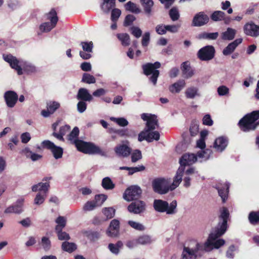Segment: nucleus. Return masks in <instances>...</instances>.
I'll list each match as a JSON object with an SVG mask.
<instances>
[{"label": "nucleus", "instance_id": "obj_2", "mask_svg": "<svg viewBox=\"0 0 259 259\" xmlns=\"http://www.w3.org/2000/svg\"><path fill=\"white\" fill-rule=\"evenodd\" d=\"M3 59L19 75L23 74L24 72L30 74L37 71V68L32 63L23 60H18L12 55H3Z\"/></svg>", "mask_w": 259, "mask_h": 259}, {"label": "nucleus", "instance_id": "obj_59", "mask_svg": "<svg viewBox=\"0 0 259 259\" xmlns=\"http://www.w3.org/2000/svg\"><path fill=\"white\" fill-rule=\"evenodd\" d=\"M236 248L234 245H231L226 252V256L228 258L233 259L235 256L234 252Z\"/></svg>", "mask_w": 259, "mask_h": 259}, {"label": "nucleus", "instance_id": "obj_12", "mask_svg": "<svg viewBox=\"0 0 259 259\" xmlns=\"http://www.w3.org/2000/svg\"><path fill=\"white\" fill-rule=\"evenodd\" d=\"M41 144L44 147L51 151L55 159H58L62 157L63 150L61 147L56 146L53 142L49 140L44 141Z\"/></svg>", "mask_w": 259, "mask_h": 259}, {"label": "nucleus", "instance_id": "obj_55", "mask_svg": "<svg viewBox=\"0 0 259 259\" xmlns=\"http://www.w3.org/2000/svg\"><path fill=\"white\" fill-rule=\"evenodd\" d=\"M150 39V34L149 32H146L142 36L141 44L143 47H147Z\"/></svg>", "mask_w": 259, "mask_h": 259}, {"label": "nucleus", "instance_id": "obj_14", "mask_svg": "<svg viewBox=\"0 0 259 259\" xmlns=\"http://www.w3.org/2000/svg\"><path fill=\"white\" fill-rule=\"evenodd\" d=\"M197 55L201 60L208 61L213 58L214 49L213 47L207 46L199 50Z\"/></svg>", "mask_w": 259, "mask_h": 259}, {"label": "nucleus", "instance_id": "obj_32", "mask_svg": "<svg viewBox=\"0 0 259 259\" xmlns=\"http://www.w3.org/2000/svg\"><path fill=\"white\" fill-rule=\"evenodd\" d=\"M219 194L224 202L227 198L229 185L227 183L224 184L223 186L218 185L217 187Z\"/></svg>", "mask_w": 259, "mask_h": 259}, {"label": "nucleus", "instance_id": "obj_30", "mask_svg": "<svg viewBox=\"0 0 259 259\" xmlns=\"http://www.w3.org/2000/svg\"><path fill=\"white\" fill-rule=\"evenodd\" d=\"M236 30L231 28H228L226 31L223 32L221 34V38L223 40H231L234 39Z\"/></svg>", "mask_w": 259, "mask_h": 259}, {"label": "nucleus", "instance_id": "obj_43", "mask_svg": "<svg viewBox=\"0 0 259 259\" xmlns=\"http://www.w3.org/2000/svg\"><path fill=\"white\" fill-rule=\"evenodd\" d=\"M47 194L38 192L34 199V203L35 205H39L44 203Z\"/></svg>", "mask_w": 259, "mask_h": 259}, {"label": "nucleus", "instance_id": "obj_64", "mask_svg": "<svg viewBox=\"0 0 259 259\" xmlns=\"http://www.w3.org/2000/svg\"><path fill=\"white\" fill-rule=\"evenodd\" d=\"M41 244L45 250H48L50 248L51 242L48 238L43 237L41 239Z\"/></svg>", "mask_w": 259, "mask_h": 259}, {"label": "nucleus", "instance_id": "obj_35", "mask_svg": "<svg viewBox=\"0 0 259 259\" xmlns=\"http://www.w3.org/2000/svg\"><path fill=\"white\" fill-rule=\"evenodd\" d=\"M117 37L121 41L122 46L126 47L130 45L131 39L130 35L127 33H118Z\"/></svg>", "mask_w": 259, "mask_h": 259}, {"label": "nucleus", "instance_id": "obj_10", "mask_svg": "<svg viewBox=\"0 0 259 259\" xmlns=\"http://www.w3.org/2000/svg\"><path fill=\"white\" fill-rule=\"evenodd\" d=\"M142 194V190L140 187L136 185L131 186L126 189L123 197L127 201H131L139 198Z\"/></svg>", "mask_w": 259, "mask_h": 259}, {"label": "nucleus", "instance_id": "obj_45", "mask_svg": "<svg viewBox=\"0 0 259 259\" xmlns=\"http://www.w3.org/2000/svg\"><path fill=\"white\" fill-rule=\"evenodd\" d=\"M130 31L131 33L136 38H140L142 34V31L138 26H133L130 27Z\"/></svg>", "mask_w": 259, "mask_h": 259}, {"label": "nucleus", "instance_id": "obj_20", "mask_svg": "<svg viewBox=\"0 0 259 259\" xmlns=\"http://www.w3.org/2000/svg\"><path fill=\"white\" fill-rule=\"evenodd\" d=\"M145 209V203L141 200L132 202L128 207V210L130 212L136 214L143 212Z\"/></svg>", "mask_w": 259, "mask_h": 259}, {"label": "nucleus", "instance_id": "obj_24", "mask_svg": "<svg viewBox=\"0 0 259 259\" xmlns=\"http://www.w3.org/2000/svg\"><path fill=\"white\" fill-rule=\"evenodd\" d=\"M228 145L227 140L223 137L217 138L214 143L213 147L218 152H222Z\"/></svg>", "mask_w": 259, "mask_h": 259}, {"label": "nucleus", "instance_id": "obj_1", "mask_svg": "<svg viewBox=\"0 0 259 259\" xmlns=\"http://www.w3.org/2000/svg\"><path fill=\"white\" fill-rule=\"evenodd\" d=\"M229 213L226 208L221 210L219 223L209 235L204 242L197 239H191L183 247L180 259H198L204 252H210L214 249H219L225 244V240L218 239L223 235L227 229V221Z\"/></svg>", "mask_w": 259, "mask_h": 259}, {"label": "nucleus", "instance_id": "obj_40", "mask_svg": "<svg viewBox=\"0 0 259 259\" xmlns=\"http://www.w3.org/2000/svg\"><path fill=\"white\" fill-rule=\"evenodd\" d=\"M225 14L221 11H214L211 15V19L214 21H220L225 19Z\"/></svg>", "mask_w": 259, "mask_h": 259}, {"label": "nucleus", "instance_id": "obj_9", "mask_svg": "<svg viewBox=\"0 0 259 259\" xmlns=\"http://www.w3.org/2000/svg\"><path fill=\"white\" fill-rule=\"evenodd\" d=\"M160 67V63L159 62H156L154 63H147L143 66L144 73L146 75L152 74L150 77L151 82L155 85L157 82V79L159 74V72L156 69Z\"/></svg>", "mask_w": 259, "mask_h": 259}, {"label": "nucleus", "instance_id": "obj_26", "mask_svg": "<svg viewBox=\"0 0 259 259\" xmlns=\"http://www.w3.org/2000/svg\"><path fill=\"white\" fill-rule=\"evenodd\" d=\"M242 41V38H238L234 41L229 44L223 50V53L224 55L227 56L234 52L236 47Z\"/></svg>", "mask_w": 259, "mask_h": 259}, {"label": "nucleus", "instance_id": "obj_47", "mask_svg": "<svg viewBox=\"0 0 259 259\" xmlns=\"http://www.w3.org/2000/svg\"><path fill=\"white\" fill-rule=\"evenodd\" d=\"M115 210L111 207H105L102 209L103 213L107 219H111L114 216Z\"/></svg>", "mask_w": 259, "mask_h": 259}, {"label": "nucleus", "instance_id": "obj_17", "mask_svg": "<svg viewBox=\"0 0 259 259\" xmlns=\"http://www.w3.org/2000/svg\"><path fill=\"white\" fill-rule=\"evenodd\" d=\"M24 199L21 198L18 199L16 203L8 207H7L5 212L6 213H15L20 214L23 212V205H24Z\"/></svg>", "mask_w": 259, "mask_h": 259}, {"label": "nucleus", "instance_id": "obj_62", "mask_svg": "<svg viewBox=\"0 0 259 259\" xmlns=\"http://www.w3.org/2000/svg\"><path fill=\"white\" fill-rule=\"evenodd\" d=\"M121 15V11L118 9H114L111 12V20L113 22L116 21Z\"/></svg>", "mask_w": 259, "mask_h": 259}, {"label": "nucleus", "instance_id": "obj_39", "mask_svg": "<svg viewBox=\"0 0 259 259\" xmlns=\"http://www.w3.org/2000/svg\"><path fill=\"white\" fill-rule=\"evenodd\" d=\"M138 244L147 245L151 243L153 241L151 237L149 235H144L140 236L137 239Z\"/></svg>", "mask_w": 259, "mask_h": 259}, {"label": "nucleus", "instance_id": "obj_42", "mask_svg": "<svg viewBox=\"0 0 259 259\" xmlns=\"http://www.w3.org/2000/svg\"><path fill=\"white\" fill-rule=\"evenodd\" d=\"M63 249L69 252H72L76 248V245L73 243H70L69 242H64L62 244Z\"/></svg>", "mask_w": 259, "mask_h": 259}, {"label": "nucleus", "instance_id": "obj_57", "mask_svg": "<svg viewBox=\"0 0 259 259\" xmlns=\"http://www.w3.org/2000/svg\"><path fill=\"white\" fill-rule=\"evenodd\" d=\"M58 239L60 240H69L70 238L69 235L65 232H63L62 230L56 231Z\"/></svg>", "mask_w": 259, "mask_h": 259}, {"label": "nucleus", "instance_id": "obj_18", "mask_svg": "<svg viewBox=\"0 0 259 259\" xmlns=\"http://www.w3.org/2000/svg\"><path fill=\"white\" fill-rule=\"evenodd\" d=\"M6 105L9 108H13L18 99V96L16 93L12 91L5 92L4 96Z\"/></svg>", "mask_w": 259, "mask_h": 259}, {"label": "nucleus", "instance_id": "obj_53", "mask_svg": "<svg viewBox=\"0 0 259 259\" xmlns=\"http://www.w3.org/2000/svg\"><path fill=\"white\" fill-rule=\"evenodd\" d=\"M107 196L104 194L98 195L95 196V203L97 205L101 206L107 199Z\"/></svg>", "mask_w": 259, "mask_h": 259}, {"label": "nucleus", "instance_id": "obj_36", "mask_svg": "<svg viewBox=\"0 0 259 259\" xmlns=\"http://www.w3.org/2000/svg\"><path fill=\"white\" fill-rule=\"evenodd\" d=\"M102 186L106 190H112L115 187V185L109 177H106L102 180Z\"/></svg>", "mask_w": 259, "mask_h": 259}, {"label": "nucleus", "instance_id": "obj_27", "mask_svg": "<svg viewBox=\"0 0 259 259\" xmlns=\"http://www.w3.org/2000/svg\"><path fill=\"white\" fill-rule=\"evenodd\" d=\"M195 173V169L194 167H189L185 170L182 178L184 177V185L186 187L190 186V176Z\"/></svg>", "mask_w": 259, "mask_h": 259}, {"label": "nucleus", "instance_id": "obj_33", "mask_svg": "<svg viewBox=\"0 0 259 259\" xmlns=\"http://www.w3.org/2000/svg\"><path fill=\"white\" fill-rule=\"evenodd\" d=\"M211 153V150L208 149L197 152L196 155L197 156V161L201 162L207 160L209 159Z\"/></svg>", "mask_w": 259, "mask_h": 259}, {"label": "nucleus", "instance_id": "obj_4", "mask_svg": "<svg viewBox=\"0 0 259 259\" xmlns=\"http://www.w3.org/2000/svg\"><path fill=\"white\" fill-rule=\"evenodd\" d=\"M259 110L246 114L239 122L240 129L245 132L254 130L259 125Z\"/></svg>", "mask_w": 259, "mask_h": 259}, {"label": "nucleus", "instance_id": "obj_34", "mask_svg": "<svg viewBox=\"0 0 259 259\" xmlns=\"http://www.w3.org/2000/svg\"><path fill=\"white\" fill-rule=\"evenodd\" d=\"M145 11V13L148 16L151 15L152 8L154 5L152 0H144L141 2Z\"/></svg>", "mask_w": 259, "mask_h": 259}, {"label": "nucleus", "instance_id": "obj_56", "mask_svg": "<svg viewBox=\"0 0 259 259\" xmlns=\"http://www.w3.org/2000/svg\"><path fill=\"white\" fill-rule=\"evenodd\" d=\"M217 92L219 96H226L229 93V89L225 85H221L218 88Z\"/></svg>", "mask_w": 259, "mask_h": 259}, {"label": "nucleus", "instance_id": "obj_50", "mask_svg": "<svg viewBox=\"0 0 259 259\" xmlns=\"http://www.w3.org/2000/svg\"><path fill=\"white\" fill-rule=\"evenodd\" d=\"M128 224L133 229L138 231H144L145 229L144 226L138 222L129 221Z\"/></svg>", "mask_w": 259, "mask_h": 259}, {"label": "nucleus", "instance_id": "obj_6", "mask_svg": "<svg viewBox=\"0 0 259 259\" xmlns=\"http://www.w3.org/2000/svg\"><path fill=\"white\" fill-rule=\"evenodd\" d=\"M197 161V156L194 153H187L182 155L179 160L180 166L177 170L176 174L181 178L186 169V166H189Z\"/></svg>", "mask_w": 259, "mask_h": 259}, {"label": "nucleus", "instance_id": "obj_46", "mask_svg": "<svg viewBox=\"0 0 259 259\" xmlns=\"http://www.w3.org/2000/svg\"><path fill=\"white\" fill-rule=\"evenodd\" d=\"M60 106V103L56 101H50L47 103V109L51 113H53Z\"/></svg>", "mask_w": 259, "mask_h": 259}, {"label": "nucleus", "instance_id": "obj_22", "mask_svg": "<svg viewBox=\"0 0 259 259\" xmlns=\"http://www.w3.org/2000/svg\"><path fill=\"white\" fill-rule=\"evenodd\" d=\"M119 222L116 219L113 220L107 230L106 233L108 236L111 237H116L119 232Z\"/></svg>", "mask_w": 259, "mask_h": 259}, {"label": "nucleus", "instance_id": "obj_29", "mask_svg": "<svg viewBox=\"0 0 259 259\" xmlns=\"http://www.w3.org/2000/svg\"><path fill=\"white\" fill-rule=\"evenodd\" d=\"M185 85L186 82L184 80H179L169 87V91L172 93H179Z\"/></svg>", "mask_w": 259, "mask_h": 259}, {"label": "nucleus", "instance_id": "obj_51", "mask_svg": "<svg viewBox=\"0 0 259 259\" xmlns=\"http://www.w3.org/2000/svg\"><path fill=\"white\" fill-rule=\"evenodd\" d=\"M83 50L88 53H91L93 51V44L92 41H82L80 43Z\"/></svg>", "mask_w": 259, "mask_h": 259}, {"label": "nucleus", "instance_id": "obj_49", "mask_svg": "<svg viewBox=\"0 0 259 259\" xmlns=\"http://www.w3.org/2000/svg\"><path fill=\"white\" fill-rule=\"evenodd\" d=\"M81 81L83 82L91 84L95 83L96 79L92 75L88 73H84Z\"/></svg>", "mask_w": 259, "mask_h": 259}, {"label": "nucleus", "instance_id": "obj_41", "mask_svg": "<svg viewBox=\"0 0 259 259\" xmlns=\"http://www.w3.org/2000/svg\"><path fill=\"white\" fill-rule=\"evenodd\" d=\"M249 222L252 225H256L259 223V211H251L248 215Z\"/></svg>", "mask_w": 259, "mask_h": 259}, {"label": "nucleus", "instance_id": "obj_15", "mask_svg": "<svg viewBox=\"0 0 259 259\" xmlns=\"http://www.w3.org/2000/svg\"><path fill=\"white\" fill-rule=\"evenodd\" d=\"M51 177H46L42 179L41 182L38 183L36 185H34L31 187L33 192L40 191L39 193L47 194L49 191L50 186V181Z\"/></svg>", "mask_w": 259, "mask_h": 259}, {"label": "nucleus", "instance_id": "obj_23", "mask_svg": "<svg viewBox=\"0 0 259 259\" xmlns=\"http://www.w3.org/2000/svg\"><path fill=\"white\" fill-rule=\"evenodd\" d=\"M184 94L187 99H194L201 96L199 89L195 86L187 88L184 92Z\"/></svg>", "mask_w": 259, "mask_h": 259}, {"label": "nucleus", "instance_id": "obj_16", "mask_svg": "<svg viewBox=\"0 0 259 259\" xmlns=\"http://www.w3.org/2000/svg\"><path fill=\"white\" fill-rule=\"evenodd\" d=\"M244 33L248 36L257 37L259 36V25L255 24L253 22L246 23L243 26Z\"/></svg>", "mask_w": 259, "mask_h": 259}, {"label": "nucleus", "instance_id": "obj_19", "mask_svg": "<svg viewBox=\"0 0 259 259\" xmlns=\"http://www.w3.org/2000/svg\"><path fill=\"white\" fill-rule=\"evenodd\" d=\"M209 18L204 12H201L196 14L193 19L192 25L194 26H201L206 24Z\"/></svg>", "mask_w": 259, "mask_h": 259}, {"label": "nucleus", "instance_id": "obj_31", "mask_svg": "<svg viewBox=\"0 0 259 259\" xmlns=\"http://www.w3.org/2000/svg\"><path fill=\"white\" fill-rule=\"evenodd\" d=\"M115 0H103L101 5L102 10L105 13H108L115 6Z\"/></svg>", "mask_w": 259, "mask_h": 259}, {"label": "nucleus", "instance_id": "obj_58", "mask_svg": "<svg viewBox=\"0 0 259 259\" xmlns=\"http://www.w3.org/2000/svg\"><path fill=\"white\" fill-rule=\"evenodd\" d=\"M156 32L159 35H163L166 33V25L158 24L155 27Z\"/></svg>", "mask_w": 259, "mask_h": 259}, {"label": "nucleus", "instance_id": "obj_63", "mask_svg": "<svg viewBox=\"0 0 259 259\" xmlns=\"http://www.w3.org/2000/svg\"><path fill=\"white\" fill-rule=\"evenodd\" d=\"M136 20V17L133 15H127L124 19V25L127 26L131 25L133 22Z\"/></svg>", "mask_w": 259, "mask_h": 259}, {"label": "nucleus", "instance_id": "obj_21", "mask_svg": "<svg viewBox=\"0 0 259 259\" xmlns=\"http://www.w3.org/2000/svg\"><path fill=\"white\" fill-rule=\"evenodd\" d=\"M114 151L118 157H126L131 153V149L126 144H119L114 148Z\"/></svg>", "mask_w": 259, "mask_h": 259}, {"label": "nucleus", "instance_id": "obj_61", "mask_svg": "<svg viewBox=\"0 0 259 259\" xmlns=\"http://www.w3.org/2000/svg\"><path fill=\"white\" fill-rule=\"evenodd\" d=\"M96 206H98L93 201H88L83 206V210L85 211H91L93 210Z\"/></svg>", "mask_w": 259, "mask_h": 259}, {"label": "nucleus", "instance_id": "obj_5", "mask_svg": "<svg viewBox=\"0 0 259 259\" xmlns=\"http://www.w3.org/2000/svg\"><path fill=\"white\" fill-rule=\"evenodd\" d=\"M75 146L78 150L85 154L105 155V152L93 143L77 141L75 142Z\"/></svg>", "mask_w": 259, "mask_h": 259}, {"label": "nucleus", "instance_id": "obj_44", "mask_svg": "<svg viewBox=\"0 0 259 259\" xmlns=\"http://www.w3.org/2000/svg\"><path fill=\"white\" fill-rule=\"evenodd\" d=\"M79 134V129L77 127H75L72 131L71 132V133L69 135L68 139L71 142L74 143L75 145V142L77 141H79V140L77 139V137L78 136Z\"/></svg>", "mask_w": 259, "mask_h": 259}, {"label": "nucleus", "instance_id": "obj_37", "mask_svg": "<svg viewBox=\"0 0 259 259\" xmlns=\"http://www.w3.org/2000/svg\"><path fill=\"white\" fill-rule=\"evenodd\" d=\"M125 9L135 14H139L141 10L136 4L131 2H127L125 6Z\"/></svg>", "mask_w": 259, "mask_h": 259}, {"label": "nucleus", "instance_id": "obj_13", "mask_svg": "<svg viewBox=\"0 0 259 259\" xmlns=\"http://www.w3.org/2000/svg\"><path fill=\"white\" fill-rule=\"evenodd\" d=\"M141 116L144 121H146V130H154L158 127V120L155 115L143 113Z\"/></svg>", "mask_w": 259, "mask_h": 259}, {"label": "nucleus", "instance_id": "obj_28", "mask_svg": "<svg viewBox=\"0 0 259 259\" xmlns=\"http://www.w3.org/2000/svg\"><path fill=\"white\" fill-rule=\"evenodd\" d=\"M77 98L83 101H91L93 99L92 96L89 93L88 90L85 88H81L79 90Z\"/></svg>", "mask_w": 259, "mask_h": 259}, {"label": "nucleus", "instance_id": "obj_3", "mask_svg": "<svg viewBox=\"0 0 259 259\" xmlns=\"http://www.w3.org/2000/svg\"><path fill=\"white\" fill-rule=\"evenodd\" d=\"M181 182V178L176 174L172 184H171L170 179L157 178L152 181L151 185L155 192L159 194H165L168 193L169 191L175 189L179 186Z\"/></svg>", "mask_w": 259, "mask_h": 259}, {"label": "nucleus", "instance_id": "obj_7", "mask_svg": "<svg viewBox=\"0 0 259 259\" xmlns=\"http://www.w3.org/2000/svg\"><path fill=\"white\" fill-rule=\"evenodd\" d=\"M177 203L176 200L172 201L170 204L165 201L160 199H155L154 201L153 206L154 209L158 212H166L167 214H171L176 213Z\"/></svg>", "mask_w": 259, "mask_h": 259}, {"label": "nucleus", "instance_id": "obj_8", "mask_svg": "<svg viewBox=\"0 0 259 259\" xmlns=\"http://www.w3.org/2000/svg\"><path fill=\"white\" fill-rule=\"evenodd\" d=\"M47 19L49 20L50 22H44L39 26V29L42 32L50 31L56 26L58 21L57 13L54 9L51 10L50 12L47 14Z\"/></svg>", "mask_w": 259, "mask_h": 259}, {"label": "nucleus", "instance_id": "obj_38", "mask_svg": "<svg viewBox=\"0 0 259 259\" xmlns=\"http://www.w3.org/2000/svg\"><path fill=\"white\" fill-rule=\"evenodd\" d=\"M55 222L57 224L55 230H63L66 224V219L64 217L59 216L56 219Z\"/></svg>", "mask_w": 259, "mask_h": 259}, {"label": "nucleus", "instance_id": "obj_54", "mask_svg": "<svg viewBox=\"0 0 259 259\" xmlns=\"http://www.w3.org/2000/svg\"><path fill=\"white\" fill-rule=\"evenodd\" d=\"M166 32L168 31L172 33H176L179 31L181 25H166Z\"/></svg>", "mask_w": 259, "mask_h": 259}, {"label": "nucleus", "instance_id": "obj_48", "mask_svg": "<svg viewBox=\"0 0 259 259\" xmlns=\"http://www.w3.org/2000/svg\"><path fill=\"white\" fill-rule=\"evenodd\" d=\"M110 119L111 121L116 122L120 126H125L128 124V121L123 117L115 118L114 117H111Z\"/></svg>", "mask_w": 259, "mask_h": 259}, {"label": "nucleus", "instance_id": "obj_52", "mask_svg": "<svg viewBox=\"0 0 259 259\" xmlns=\"http://www.w3.org/2000/svg\"><path fill=\"white\" fill-rule=\"evenodd\" d=\"M169 15L173 21H177L180 17L179 11L176 8H171L169 11Z\"/></svg>", "mask_w": 259, "mask_h": 259}, {"label": "nucleus", "instance_id": "obj_60", "mask_svg": "<svg viewBox=\"0 0 259 259\" xmlns=\"http://www.w3.org/2000/svg\"><path fill=\"white\" fill-rule=\"evenodd\" d=\"M132 161L136 162L142 158V154L140 150H136L132 154Z\"/></svg>", "mask_w": 259, "mask_h": 259}, {"label": "nucleus", "instance_id": "obj_25", "mask_svg": "<svg viewBox=\"0 0 259 259\" xmlns=\"http://www.w3.org/2000/svg\"><path fill=\"white\" fill-rule=\"evenodd\" d=\"M181 69L183 75L186 78H190L194 74V71L191 67L190 63L188 62H185L182 64Z\"/></svg>", "mask_w": 259, "mask_h": 259}, {"label": "nucleus", "instance_id": "obj_11", "mask_svg": "<svg viewBox=\"0 0 259 259\" xmlns=\"http://www.w3.org/2000/svg\"><path fill=\"white\" fill-rule=\"evenodd\" d=\"M152 130H145L140 133L138 136V140L142 142L146 140L149 143L154 140L158 141L160 139L159 133L157 131H151Z\"/></svg>", "mask_w": 259, "mask_h": 259}]
</instances>
